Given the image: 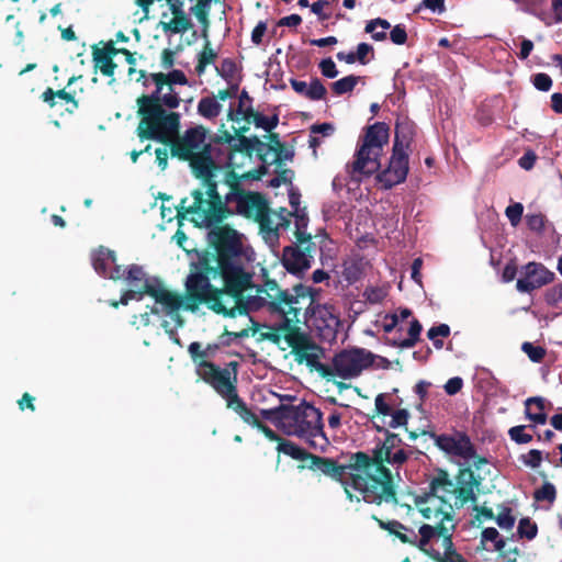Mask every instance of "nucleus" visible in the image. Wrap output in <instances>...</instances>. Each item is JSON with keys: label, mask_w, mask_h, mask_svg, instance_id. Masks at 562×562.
Returning <instances> with one entry per match:
<instances>
[{"label": "nucleus", "mask_w": 562, "mask_h": 562, "mask_svg": "<svg viewBox=\"0 0 562 562\" xmlns=\"http://www.w3.org/2000/svg\"><path fill=\"white\" fill-rule=\"evenodd\" d=\"M390 38L396 45H404L407 41L405 26L402 24L395 25L390 32Z\"/></svg>", "instance_id": "nucleus-62"}, {"label": "nucleus", "mask_w": 562, "mask_h": 562, "mask_svg": "<svg viewBox=\"0 0 562 562\" xmlns=\"http://www.w3.org/2000/svg\"><path fill=\"white\" fill-rule=\"evenodd\" d=\"M391 29L387 20L382 18L372 19L367 22L364 32L371 35V38L376 42L386 40V32Z\"/></svg>", "instance_id": "nucleus-28"}, {"label": "nucleus", "mask_w": 562, "mask_h": 562, "mask_svg": "<svg viewBox=\"0 0 562 562\" xmlns=\"http://www.w3.org/2000/svg\"><path fill=\"white\" fill-rule=\"evenodd\" d=\"M258 136L247 137L245 135L238 134V136H234V142L232 143L227 157H226V167L228 170L236 171V168L239 167L237 162H235V156L237 154H243L247 158H251L252 154L256 153L258 156Z\"/></svg>", "instance_id": "nucleus-20"}, {"label": "nucleus", "mask_w": 562, "mask_h": 562, "mask_svg": "<svg viewBox=\"0 0 562 562\" xmlns=\"http://www.w3.org/2000/svg\"><path fill=\"white\" fill-rule=\"evenodd\" d=\"M267 138L269 143H265L260 138L258 142V159L265 164L268 162V156L270 153L281 150V148L284 147V144L281 143L278 133L268 132Z\"/></svg>", "instance_id": "nucleus-26"}, {"label": "nucleus", "mask_w": 562, "mask_h": 562, "mask_svg": "<svg viewBox=\"0 0 562 562\" xmlns=\"http://www.w3.org/2000/svg\"><path fill=\"white\" fill-rule=\"evenodd\" d=\"M411 140V133L400 134L398 126H396L393 151L389 166L376 176V180L382 184L383 189H392L394 186L406 180L408 173V155L405 148L409 146Z\"/></svg>", "instance_id": "nucleus-12"}, {"label": "nucleus", "mask_w": 562, "mask_h": 562, "mask_svg": "<svg viewBox=\"0 0 562 562\" xmlns=\"http://www.w3.org/2000/svg\"><path fill=\"white\" fill-rule=\"evenodd\" d=\"M223 183L228 191L222 195L218 192V182L214 180L205 191L195 189L192 191L193 202L187 205L188 199L181 200L177 207L178 216L184 217L187 214L195 215L193 218L198 226H210L221 224L235 213L254 218L260 226V229H270L271 210L268 201L259 192L245 191L240 177L234 170L225 172Z\"/></svg>", "instance_id": "nucleus-3"}, {"label": "nucleus", "mask_w": 562, "mask_h": 562, "mask_svg": "<svg viewBox=\"0 0 562 562\" xmlns=\"http://www.w3.org/2000/svg\"><path fill=\"white\" fill-rule=\"evenodd\" d=\"M269 165H271L269 161L267 164L262 162L257 169L250 170V171L245 172L243 175L238 173V177H240V181L243 179L260 180L265 175L268 173V171H269L268 166Z\"/></svg>", "instance_id": "nucleus-61"}, {"label": "nucleus", "mask_w": 562, "mask_h": 562, "mask_svg": "<svg viewBox=\"0 0 562 562\" xmlns=\"http://www.w3.org/2000/svg\"><path fill=\"white\" fill-rule=\"evenodd\" d=\"M522 276L517 280L516 289L521 293H531L551 283L555 274L543 263L530 261L522 267Z\"/></svg>", "instance_id": "nucleus-17"}, {"label": "nucleus", "mask_w": 562, "mask_h": 562, "mask_svg": "<svg viewBox=\"0 0 562 562\" xmlns=\"http://www.w3.org/2000/svg\"><path fill=\"white\" fill-rule=\"evenodd\" d=\"M533 498L537 502L547 501L552 504L557 498L555 486L550 482H544L540 488L535 491Z\"/></svg>", "instance_id": "nucleus-42"}, {"label": "nucleus", "mask_w": 562, "mask_h": 562, "mask_svg": "<svg viewBox=\"0 0 562 562\" xmlns=\"http://www.w3.org/2000/svg\"><path fill=\"white\" fill-rule=\"evenodd\" d=\"M209 131L203 125H195L178 134L169 143L170 154L181 161H188L193 176L206 188L215 180L221 164L213 157V146L206 142Z\"/></svg>", "instance_id": "nucleus-7"}, {"label": "nucleus", "mask_w": 562, "mask_h": 562, "mask_svg": "<svg viewBox=\"0 0 562 562\" xmlns=\"http://www.w3.org/2000/svg\"><path fill=\"white\" fill-rule=\"evenodd\" d=\"M205 40V44L199 54L198 64L195 66L198 75H202L205 71L206 66L213 64L217 58V53L211 47V43L207 37Z\"/></svg>", "instance_id": "nucleus-32"}, {"label": "nucleus", "mask_w": 562, "mask_h": 562, "mask_svg": "<svg viewBox=\"0 0 562 562\" xmlns=\"http://www.w3.org/2000/svg\"><path fill=\"white\" fill-rule=\"evenodd\" d=\"M316 251V244L312 237H300L296 243L283 248V267L293 274L302 273L310 269L311 261Z\"/></svg>", "instance_id": "nucleus-13"}, {"label": "nucleus", "mask_w": 562, "mask_h": 562, "mask_svg": "<svg viewBox=\"0 0 562 562\" xmlns=\"http://www.w3.org/2000/svg\"><path fill=\"white\" fill-rule=\"evenodd\" d=\"M378 526L387 531L390 535L395 536L402 543L407 544L411 541L408 537L403 536V530L405 529V525L400 522L398 520H387L384 521L380 519L376 515H372L371 517Z\"/></svg>", "instance_id": "nucleus-29"}, {"label": "nucleus", "mask_w": 562, "mask_h": 562, "mask_svg": "<svg viewBox=\"0 0 562 562\" xmlns=\"http://www.w3.org/2000/svg\"><path fill=\"white\" fill-rule=\"evenodd\" d=\"M393 412L391 404V394L389 393H380L375 396L374 400V414L372 418L375 416H389Z\"/></svg>", "instance_id": "nucleus-39"}, {"label": "nucleus", "mask_w": 562, "mask_h": 562, "mask_svg": "<svg viewBox=\"0 0 562 562\" xmlns=\"http://www.w3.org/2000/svg\"><path fill=\"white\" fill-rule=\"evenodd\" d=\"M363 295L369 303L378 304V303H381L385 299L386 292L381 288L371 286V288L366 289Z\"/></svg>", "instance_id": "nucleus-53"}, {"label": "nucleus", "mask_w": 562, "mask_h": 562, "mask_svg": "<svg viewBox=\"0 0 562 562\" xmlns=\"http://www.w3.org/2000/svg\"><path fill=\"white\" fill-rule=\"evenodd\" d=\"M168 78V89L172 92V86L173 85H181L186 86L188 85L187 76L182 70L173 69L172 71L167 74Z\"/></svg>", "instance_id": "nucleus-59"}, {"label": "nucleus", "mask_w": 562, "mask_h": 562, "mask_svg": "<svg viewBox=\"0 0 562 562\" xmlns=\"http://www.w3.org/2000/svg\"><path fill=\"white\" fill-rule=\"evenodd\" d=\"M92 61L94 69H99L103 76L111 78L114 76L117 67L116 63L113 60V57L99 52V47L97 45L92 46Z\"/></svg>", "instance_id": "nucleus-25"}, {"label": "nucleus", "mask_w": 562, "mask_h": 562, "mask_svg": "<svg viewBox=\"0 0 562 562\" xmlns=\"http://www.w3.org/2000/svg\"><path fill=\"white\" fill-rule=\"evenodd\" d=\"M216 97H203L198 103V114L206 120L216 119L222 111V104Z\"/></svg>", "instance_id": "nucleus-27"}, {"label": "nucleus", "mask_w": 562, "mask_h": 562, "mask_svg": "<svg viewBox=\"0 0 562 562\" xmlns=\"http://www.w3.org/2000/svg\"><path fill=\"white\" fill-rule=\"evenodd\" d=\"M288 406L289 405L281 404L274 408L261 409V416L265 419L272 422L283 430L284 417L286 415L285 411L288 409Z\"/></svg>", "instance_id": "nucleus-40"}, {"label": "nucleus", "mask_w": 562, "mask_h": 562, "mask_svg": "<svg viewBox=\"0 0 562 562\" xmlns=\"http://www.w3.org/2000/svg\"><path fill=\"white\" fill-rule=\"evenodd\" d=\"M263 291L271 299L267 310L282 318L280 329L283 339L292 348L295 360L316 367L317 355L313 352L316 345L297 324L307 321L308 310L315 302L317 290L302 283L293 285L291 290L281 289L276 280L267 278Z\"/></svg>", "instance_id": "nucleus-5"}, {"label": "nucleus", "mask_w": 562, "mask_h": 562, "mask_svg": "<svg viewBox=\"0 0 562 562\" xmlns=\"http://www.w3.org/2000/svg\"><path fill=\"white\" fill-rule=\"evenodd\" d=\"M92 267L101 277H108L109 267L116 261L115 251L100 246L91 255Z\"/></svg>", "instance_id": "nucleus-22"}, {"label": "nucleus", "mask_w": 562, "mask_h": 562, "mask_svg": "<svg viewBox=\"0 0 562 562\" xmlns=\"http://www.w3.org/2000/svg\"><path fill=\"white\" fill-rule=\"evenodd\" d=\"M374 358L371 351L363 348L345 349L334 356L331 364L317 362L316 370L327 380L334 376L353 379L371 367Z\"/></svg>", "instance_id": "nucleus-11"}, {"label": "nucleus", "mask_w": 562, "mask_h": 562, "mask_svg": "<svg viewBox=\"0 0 562 562\" xmlns=\"http://www.w3.org/2000/svg\"><path fill=\"white\" fill-rule=\"evenodd\" d=\"M497 526L504 530H512L516 522V517L513 515V509L502 504L498 506V514L494 517Z\"/></svg>", "instance_id": "nucleus-34"}, {"label": "nucleus", "mask_w": 562, "mask_h": 562, "mask_svg": "<svg viewBox=\"0 0 562 562\" xmlns=\"http://www.w3.org/2000/svg\"><path fill=\"white\" fill-rule=\"evenodd\" d=\"M234 136L228 131L224 128V125L221 126L218 134L213 136L211 138V144L214 145H228V148L231 147L232 143L234 142Z\"/></svg>", "instance_id": "nucleus-60"}, {"label": "nucleus", "mask_w": 562, "mask_h": 562, "mask_svg": "<svg viewBox=\"0 0 562 562\" xmlns=\"http://www.w3.org/2000/svg\"><path fill=\"white\" fill-rule=\"evenodd\" d=\"M327 90L325 86L322 83V81L318 78H314L311 80L310 85L307 86V91L305 98L316 101L322 100L326 97Z\"/></svg>", "instance_id": "nucleus-45"}, {"label": "nucleus", "mask_w": 562, "mask_h": 562, "mask_svg": "<svg viewBox=\"0 0 562 562\" xmlns=\"http://www.w3.org/2000/svg\"><path fill=\"white\" fill-rule=\"evenodd\" d=\"M211 0H198L196 4L191 9L195 18L203 25L202 36L207 37L209 29V8Z\"/></svg>", "instance_id": "nucleus-35"}, {"label": "nucleus", "mask_w": 562, "mask_h": 562, "mask_svg": "<svg viewBox=\"0 0 562 562\" xmlns=\"http://www.w3.org/2000/svg\"><path fill=\"white\" fill-rule=\"evenodd\" d=\"M217 71L222 78L231 80L236 72V63L231 58H225L222 60L221 68Z\"/></svg>", "instance_id": "nucleus-55"}, {"label": "nucleus", "mask_w": 562, "mask_h": 562, "mask_svg": "<svg viewBox=\"0 0 562 562\" xmlns=\"http://www.w3.org/2000/svg\"><path fill=\"white\" fill-rule=\"evenodd\" d=\"M139 122L136 135L140 140H155L165 146L178 136L181 127V115L165 108L137 110Z\"/></svg>", "instance_id": "nucleus-10"}, {"label": "nucleus", "mask_w": 562, "mask_h": 562, "mask_svg": "<svg viewBox=\"0 0 562 562\" xmlns=\"http://www.w3.org/2000/svg\"><path fill=\"white\" fill-rule=\"evenodd\" d=\"M209 228V247L193 250L196 259L190 262L188 276H206L216 279L217 276H231L239 283L245 274H252L244 267L243 234L229 225L212 224Z\"/></svg>", "instance_id": "nucleus-6"}, {"label": "nucleus", "mask_w": 562, "mask_h": 562, "mask_svg": "<svg viewBox=\"0 0 562 562\" xmlns=\"http://www.w3.org/2000/svg\"><path fill=\"white\" fill-rule=\"evenodd\" d=\"M274 158L270 164H274L278 167L282 166L284 161L292 160L294 157V153L291 149H288L285 146L281 148V150H277L273 153Z\"/></svg>", "instance_id": "nucleus-63"}, {"label": "nucleus", "mask_w": 562, "mask_h": 562, "mask_svg": "<svg viewBox=\"0 0 562 562\" xmlns=\"http://www.w3.org/2000/svg\"><path fill=\"white\" fill-rule=\"evenodd\" d=\"M508 540L501 537L498 530L494 527H487L481 532V546L484 549L491 550L486 546L487 542H492V550L498 552L501 558L506 562H516L519 549L517 547L507 548Z\"/></svg>", "instance_id": "nucleus-19"}, {"label": "nucleus", "mask_w": 562, "mask_h": 562, "mask_svg": "<svg viewBox=\"0 0 562 562\" xmlns=\"http://www.w3.org/2000/svg\"><path fill=\"white\" fill-rule=\"evenodd\" d=\"M124 280L130 283L131 285L137 286L138 282L146 281L145 280V272L142 266L138 265H131L126 269V274Z\"/></svg>", "instance_id": "nucleus-47"}, {"label": "nucleus", "mask_w": 562, "mask_h": 562, "mask_svg": "<svg viewBox=\"0 0 562 562\" xmlns=\"http://www.w3.org/2000/svg\"><path fill=\"white\" fill-rule=\"evenodd\" d=\"M517 535L520 539L532 540L538 535V526L529 517H524L518 522Z\"/></svg>", "instance_id": "nucleus-41"}, {"label": "nucleus", "mask_w": 562, "mask_h": 562, "mask_svg": "<svg viewBox=\"0 0 562 562\" xmlns=\"http://www.w3.org/2000/svg\"><path fill=\"white\" fill-rule=\"evenodd\" d=\"M311 319L313 327L318 336L326 341H333L337 338L340 327L339 316L334 313L333 306L316 305L315 302L308 310L307 319Z\"/></svg>", "instance_id": "nucleus-16"}, {"label": "nucleus", "mask_w": 562, "mask_h": 562, "mask_svg": "<svg viewBox=\"0 0 562 562\" xmlns=\"http://www.w3.org/2000/svg\"><path fill=\"white\" fill-rule=\"evenodd\" d=\"M546 303L552 307L562 306V284H555L548 289L544 294Z\"/></svg>", "instance_id": "nucleus-46"}, {"label": "nucleus", "mask_w": 562, "mask_h": 562, "mask_svg": "<svg viewBox=\"0 0 562 562\" xmlns=\"http://www.w3.org/2000/svg\"><path fill=\"white\" fill-rule=\"evenodd\" d=\"M191 26V20L187 16V14H176L170 22L162 23V29L165 32L170 31L175 34L183 33Z\"/></svg>", "instance_id": "nucleus-38"}, {"label": "nucleus", "mask_w": 562, "mask_h": 562, "mask_svg": "<svg viewBox=\"0 0 562 562\" xmlns=\"http://www.w3.org/2000/svg\"><path fill=\"white\" fill-rule=\"evenodd\" d=\"M526 427L527 426H525V425L512 427L508 430V435H509L510 439L519 445L530 442L532 440V436L525 432Z\"/></svg>", "instance_id": "nucleus-51"}, {"label": "nucleus", "mask_w": 562, "mask_h": 562, "mask_svg": "<svg viewBox=\"0 0 562 562\" xmlns=\"http://www.w3.org/2000/svg\"><path fill=\"white\" fill-rule=\"evenodd\" d=\"M246 280L236 283L231 276H217L223 288L211 284L212 277L188 276L186 280V310L194 312L205 304L216 314L226 317L247 315L250 311L268 308L271 299L265 294L266 281L261 285L252 283V274H245Z\"/></svg>", "instance_id": "nucleus-4"}, {"label": "nucleus", "mask_w": 562, "mask_h": 562, "mask_svg": "<svg viewBox=\"0 0 562 562\" xmlns=\"http://www.w3.org/2000/svg\"><path fill=\"white\" fill-rule=\"evenodd\" d=\"M162 90L161 88H156L150 94L139 95L136 100L137 110L161 109L162 104H160V100Z\"/></svg>", "instance_id": "nucleus-31"}, {"label": "nucleus", "mask_w": 562, "mask_h": 562, "mask_svg": "<svg viewBox=\"0 0 562 562\" xmlns=\"http://www.w3.org/2000/svg\"><path fill=\"white\" fill-rule=\"evenodd\" d=\"M532 83L535 88L538 89L539 91L547 92L552 87V79L549 75L544 72H539L532 77Z\"/></svg>", "instance_id": "nucleus-54"}, {"label": "nucleus", "mask_w": 562, "mask_h": 562, "mask_svg": "<svg viewBox=\"0 0 562 562\" xmlns=\"http://www.w3.org/2000/svg\"><path fill=\"white\" fill-rule=\"evenodd\" d=\"M285 413L283 431L286 435L303 439L312 449L324 450L328 446L323 413L318 408L303 401L299 405H289Z\"/></svg>", "instance_id": "nucleus-8"}, {"label": "nucleus", "mask_w": 562, "mask_h": 562, "mask_svg": "<svg viewBox=\"0 0 562 562\" xmlns=\"http://www.w3.org/2000/svg\"><path fill=\"white\" fill-rule=\"evenodd\" d=\"M526 417L538 425H544L548 415L544 413V398L535 396L529 397L525 402Z\"/></svg>", "instance_id": "nucleus-24"}, {"label": "nucleus", "mask_w": 562, "mask_h": 562, "mask_svg": "<svg viewBox=\"0 0 562 562\" xmlns=\"http://www.w3.org/2000/svg\"><path fill=\"white\" fill-rule=\"evenodd\" d=\"M526 224L529 229L540 233L544 228V216L541 213L527 214Z\"/></svg>", "instance_id": "nucleus-56"}, {"label": "nucleus", "mask_w": 562, "mask_h": 562, "mask_svg": "<svg viewBox=\"0 0 562 562\" xmlns=\"http://www.w3.org/2000/svg\"><path fill=\"white\" fill-rule=\"evenodd\" d=\"M481 476L475 475L471 467L459 469L456 480L445 470H437L430 479L428 491L414 495V504L427 520L418 532L405 526L403 536L411 539L407 544L416 547L435 562H468L453 544L456 530L454 508H461L469 502H475L474 490L481 484Z\"/></svg>", "instance_id": "nucleus-2"}, {"label": "nucleus", "mask_w": 562, "mask_h": 562, "mask_svg": "<svg viewBox=\"0 0 562 562\" xmlns=\"http://www.w3.org/2000/svg\"><path fill=\"white\" fill-rule=\"evenodd\" d=\"M292 216L295 217V238L300 237H312L311 234H307L305 231L308 224V217L305 212V207L297 212H292Z\"/></svg>", "instance_id": "nucleus-43"}, {"label": "nucleus", "mask_w": 562, "mask_h": 562, "mask_svg": "<svg viewBox=\"0 0 562 562\" xmlns=\"http://www.w3.org/2000/svg\"><path fill=\"white\" fill-rule=\"evenodd\" d=\"M524 213V205L521 203H514L506 207L505 214L509 221V223L516 227L520 221Z\"/></svg>", "instance_id": "nucleus-52"}, {"label": "nucleus", "mask_w": 562, "mask_h": 562, "mask_svg": "<svg viewBox=\"0 0 562 562\" xmlns=\"http://www.w3.org/2000/svg\"><path fill=\"white\" fill-rule=\"evenodd\" d=\"M147 295L155 299L156 303L161 304L165 312L170 315L179 326H182L183 321L179 315V310L183 305V297L180 294L167 290L161 284H153V288L147 290Z\"/></svg>", "instance_id": "nucleus-18"}, {"label": "nucleus", "mask_w": 562, "mask_h": 562, "mask_svg": "<svg viewBox=\"0 0 562 562\" xmlns=\"http://www.w3.org/2000/svg\"><path fill=\"white\" fill-rule=\"evenodd\" d=\"M227 408L234 411L244 423L250 426H258L259 417L247 406L243 398L239 397L238 393L233 394L228 401H226Z\"/></svg>", "instance_id": "nucleus-23"}, {"label": "nucleus", "mask_w": 562, "mask_h": 562, "mask_svg": "<svg viewBox=\"0 0 562 562\" xmlns=\"http://www.w3.org/2000/svg\"><path fill=\"white\" fill-rule=\"evenodd\" d=\"M318 67H319L322 75L326 78L333 79L338 76V70H337L336 64L334 63V60L330 57L323 59L319 63Z\"/></svg>", "instance_id": "nucleus-58"}, {"label": "nucleus", "mask_w": 562, "mask_h": 562, "mask_svg": "<svg viewBox=\"0 0 562 562\" xmlns=\"http://www.w3.org/2000/svg\"><path fill=\"white\" fill-rule=\"evenodd\" d=\"M375 429L384 434V439L375 443L371 453H351L348 464H339L335 459L313 454L294 442L280 443L277 450L304 462L297 465L299 470L308 469L341 483L350 501L353 498L350 492L352 488L368 504L379 506L392 503L411 512L412 506L402 503L397 497L395 477L400 479V471L409 460L412 452L403 447L404 442L400 435L379 425H375ZM357 501L360 502V497H357Z\"/></svg>", "instance_id": "nucleus-1"}, {"label": "nucleus", "mask_w": 562, "mask_h": 562, "mask_svg": "<svg viewBox=\"0 0 562 562\" xmlns=\"http://www.w3.org/2000/svg\"><path fill=\"white\" fill-rule=\"evenodd\" d=\"M389 137L390 127L384 122H375L366 128L351 165L353 180H361L362 176L370 177L381 168L380 157Z\"/></svg>", "instance_id": "nucleus-9"}, {"label": "nucleus", "mask_w": 562, "mask_h": 562, "mask_svg": "<svg viewBox=\"0 0 562 562\" xmlns=\"http://www.w3.org/2000/svg\"><path fill=\"white\" fill-rule=\"evenodd\" d=\"M218 349L220 344H207V346L202 349V345L199 341L191 342L188 347V352L195 364V372L201 369V362L213 363L210 359L215 357Z\"/></svg>", "instance_id": "nucleus-21"}, {"label": "nucleus", "mask_w": 562, "mask_h": 562, "mask_svg": "<svg viewBox=\"0 0 562 562\" xmlns=\"http://www.w3.org/2000/svg\"><path fill=\"white\" fill-rule=\"evenodd\" d=\"M252 98L246 90H243L239 94V102L237 109L229 108L227 111V120L233 122H239L247 113V108L252 105Z\"/></svg>", "instance_id": "nucleus-30"}, {"label": "nucleus", "mask_w": 562, "mask_h": 562, "mask_svg": "<svg viewBox=\"0 0 562 562\" xmlns=\"http://www.w3.org/2000/svg\"><path fill=\"white\" fill-rule=\"evenodd\" d=\"M521 350L528 356L532 362H541L546 356V349L540 346H535L529 341L521 345Z\"/></svg>", "instance_id": "nucleus-48"}, {"label": "nucleus", "mask_w": 562, "mask_h": 562, "mask_svg": "<svg viewBox=\"0 0 562 562\" xmlns=\"http://www.w3.org/2000/svg\"><path fill=\"white\" fill-rule=\"evenodd\" d=\"M247 114L241 119L248 124L254 123L256 127L262 128L268 133V116L254 110L252 105L247 108Z\"/></svg>", "instance_id": "nucleus-44"}, {"label": "nucleus", "mask_w": 562, "mask_h": 562, "mask_svg": "<svg viewBox=\"0 0 562 562\" xmlns=\"http://www.w3.org/2000/svg\"><path fill=\"white\" fill-rule=\"evenodd\" d=\"M355 56L357 61L360 63L361 65L369 64V61L374 58L373 46L368 43L358 44Z\"/></svg>", "instance_id": "nucleus-49"}, {"label": "nucleus", "mask_w": 562, "mask_h": 562, "mask_svg": "<svg viewBox=\"0 0 562 562\" xmlns=\"http://www.w3.org/2000/svg\"><path fill=\"white\" fill-rule=\"evenodd\" d=\"M450 335V327L447 324H440L438 326H432L427 331V337L430 340H435L438 337H448Z\"/></svg>", "instance_id": "nucleus-64"}, {"label": "nucleus", "mask_w": 562, "mask_h": 562, "mask_svg": "<svg viewBox=\"0 0 562 562\" xmlns=\"http://www.w3.org/2000/svg\"><path fill=\"white\" fill-rule=\"evenodd\" d=\"M359 80H360V77L355 76V75H349V76H346V77L340 78L339 80L333 82L330 85V88L336 95H342L345 93L351 92L355 89V87L357 86V83L359 82Z\"/></svg>", "instance_id": "nucleus-36"}, {"label": "nucleus", "mask_w": 562, "mask_h": 562, "mask_svg": "<svg viewBox=\"0 0 562 562\" xmlns=\"http://www.w3.org/2000/svg\"><path fill=\"white\" fill-rule=\"evenodd\" d=\"M201 369L196 374L209 384L221 397L228 401L237 391V379L233 380L228 368L222 369L215 363H200Z\"/></svg>", "instance_id": "nucleus-14"}, {"label": "nucleus", "mask_w": 562, "mask_h": 562, "mask_svg": "<svg viewBox=\"0 0 562 562\" xmlns=\"http://www.w3.org/2000/svg\"><path fill=\"white\" fill-rule=\"evenodd\" d=\"M422 435L432 438L436 446L447 454L464 460H471L475 456V447L463 431H456L453 435H437L434 431L422 430Z\"/></svg>", "instance_id": "nucleus-15"}, {"label": "nucleus", "mask_w": 562, "mask_h": 562, "mask_svg": "<svg viewBox=\"0 0 562 562\" xmlns=\"http://www.w3.org/2000/svg\"><path fill=\"white\" fill-rule=\"evenodd\" d=\"M390 428H398L406 426L409 419V413L405 408L395 409L391 413Z\"/></svg>", "instance_id": "nucleus-50"}, {"label": "nucleus", "mask_w": 562, "mask_h": 562, "mask_svg": "<svg viewBox=\"0 0 562 562\" xmlns=\"http://www.w3.org/2000/svg\"><path fill=\"white\" fill-rule=\"evenodd\" d=\"M292 216V212L288 211L285 207H280L279 211H271V222L272 227L270 229H262L267 233H276L280 228H286L290 225V217Z\"/></svg>", "instance_id": "nucleus-37"}, {"label": "nucleus", "mask_w": 562, "mask_h": 562, "mask_svg": "<svg viewBox=\"0 0 562 562\" xmlns=\"http://www.w3.org/2000/svg\"><path fill=\"white\" fill-rule=\"evenodd\" d=\"M181 99L177 92L172 89V92L168 89L167 93H162L160 104L167 110H172L179 106Z\"/></svg>", "instance_id": "nucleus-57"}, {"label": "nucleus", "mask_w": 562, "mask_h": 562, "mask_svg": "<svg viewBox=\"0 0 562 562\" xmlns=\"http://www.w3.org/2000/svg\"><path fill=\"white\" fill-rule=\"evenodd\" d=\"M422 330H423V326L419 323V321L413 319L411 322V325L408 328V337L403 340H398V341L395 340V341H393L392 345L395 347L406 348V349L413 348L419 340Z\"/></svg>", "instance_id": "nucleus-33"}]
</instances>
